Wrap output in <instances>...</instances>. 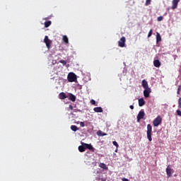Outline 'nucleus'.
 Masks as SVG:
<instances>
[{
	"label": "nucleus",
	"instance_id": "obj_1",
	"mask_svg": "<svg viewBox=\"0 0 181 181\" xmlns=\"http://www.w3.org/2000/svg\"><path fill=\"white\" fill-rule=\"evenodd\" d=\"M67 78L69 83H74V81H77V75L73 72H70L68 74Z\"/></svg>",
	"mask_w": 181,
	"mask_h": 181
},
{
	"label": "nucleus",
	"instance_id": "obj_2",
	"mask_svg": "<svg viewBox=\"0 0 181 181\" xmlns=\"http://www.w3.org/2000/svg\"><path fill=\"white\" fill-rule=\"evenodd\" d=\"M147 139L149 142H152V125L147 124Z\"/></svg>",
	"mask_w": 181,
	"mask_h": 181
},
{
	"label": "nucleus",
	"instance_id": "obj_3",
	"mask_svg": "<svg viewBox=\"0 0 181 181\" xmlns=\"http://www.w3.org/2000/svg\"><path fill=\"white\" fill-rule=\"evenodd\" d=\"M162 124V117L160 116H158L153 121V127H159Z\"/></svg>",
	"mask_w": 181,
	"mask_h": 181
},
{
	"label": "nucleus",
	"instance_id": "obj_4",
	"mask_svg": "<svg viewBox=\"0 0 181 181\" xmlns=\"http://www.w3.org/2000/svg\"><path fill=\"white\" fill-rule=\"evenodd\" d=\"M44 42L45 43L47 48L49 49H50L52 46V40L49 39V37L47 35H45V39H44Z\"/></svg>",
	"mask_w": 181,
	"mask_h": 181
},
{
	"label": "nucleus",
	"instance_id": "obj_5",
	"mask_svg": "<svg viewBox=\"0 0 181 181\" xmlns=\"http://www.w3.org/2000/svg\"><path fill=\"white\" fill-rule=\"evenodd\" d=\"M145 117V112L143 110H141L139 114L137 115V122H140L141 119H144V117Z\"/></svg>",
	"mask_w": 181,
	"mask_h": 181
},
{
	"label": "nucleus",
	"instance_id": "obj_6",
	"mask_svg": "<svg viewBox=\"0 0 181 181\" xmlns=\"http://www.w3.org/2000/svg\"><path fill=\"white\" fill-rule=\"evenodd\" d=\"M83 146L85 147V150L89 149V151H90L91 152L95 151V148H94V147H93V145L91 144L83 143Z\"/></svg>",
	"mask_w": 181,
	"mask_h": 181
},
{
	"label": "nucleus",
	"instance_id": "obj_7",
	"mask_svg": "<svg viewBox=\"0 0 181 181\" xmlns=\"http://www.w3.org/2000/svg\"><path fill=\"white\" fill-rule=\"evenodd\" d=\"M125 42H127L125 37H122L119 40V47H125Z\"/></svg>",
	"mask_w": 181,
	"mask_h": 181
},
{
	"label": "nucleus",
	"instance_id": "obj_8",
	"mask_svg": "<svg viewBox=\"0 0 181 181\" xmlns=\"http://www.w3.org/2000/svg\"><path fill=\"white\" fill-rule=\"evenodd\" d=\"M152 93V90H151V88H145L144 90V95L146 98H148L149 97V94Z\"/></svg>",
	"mask_w": 181,
	"mask_h": 181
},
{
	"label": "nucleus",
	"instance_id": "obj_9",
	"mask_svg": "<svg viewBox=\"0 0 181 181\" xmlns=\"http://www.w3.org/2000/svg\"><path fill=\"white\" fill-rule=\"evenodd\" d=\"M180 2V0H173L172 4V9L175 10L177 8V5Z\"/></svg>",
	"mask_w": 181,
	"mask_h": 181
},
{
	"label": "nucleus",
	"instance_id": "obj_10",
	"mask_svg": "<svg viewBox=\"0 0 181 181\" xmlns=\"http://www.w3.org/2000/svg\"><path fill=\"white\" fill-rule=\"evenodd\" d=\"M173 171V169L170 168L169 166L166 168V173L167 176L168 177H172V172Z\"/></svg>",
	"mask_w": 181,
	"mask_h": 181
},
{
	"label": "nucleus",
	"instance_id": "obj_11",
	"mask_svg": "<svg viewBox=\"0 0 181 181\" xmlns=\"http://www.w3.org/2000/svg\"><path fill=\"white\" fill-rule=\"evenodd\" d=\"M59 100H66V98H67V95H66V93L64 92L60 93L59 95Z\"/></svg>",
	"mask_w": 181,
	"mask_h": 181
},
{
	"label": "nucleus",
	"instance_id": "obj_12",
	"mask_svg": "<svg viewBox=\"0 0 181 181\" xmlns=\"http://www.w3.org/2000/svg\"><path fill=\"white\" fill-rule=\"evenodd\" d=\"M81 145L78 147L79 152H86L83 142H81Z\"/></svg>",
	"mask_w": 181,
	"mask_h": 181
},
{
	"label": "nucleus",
	"instance_id": "obj_13",
	"mask_svg": "<svg viewBox=\"0 0 181 181\" xmlns=\"http://www.w3.org/2000/svg\"><path fill=\"white\" fill-rule=\"evenodd\" d=\"M142 87L145 89V88H149V86L148 85V81H146V80L144 79L142 81Z\"/></svg>",
	"mask_w": 181,
	"mask_h": 181
},
{
	"label": "nucleus",
	"instance_id": "obj_14",
	"mask_svg": "<svg viewBox=\"0 0 181 181\" xmlns=\"http://www.w3.org/2000/svg\"><path fill=\"white\" fill-rule=\"evenodd\" d=\"M154 67H160V62L159 59H156L153 61Z\"/></svg>",
	"mask_w": 181,
	"mask_h": 181
},
{
	"label": "nucleus",
	"instance_id": "obj_15",
	"mask_svg": "<svg viewBox=\"0 0 181 181\" xmlns=\"http://www.w3.org/2000/svg\"><path fill=\"white\" fill-rule=\"evenodd\" d=\"M145 105V100L143 99V98L139 99V107H144Z\"/></svg>",
	"mask_w": 181,
	"mask_h": 181
},
{
	"label": "nucleus",
	"instance_id": "obj_16",
	"mask_svg": "<svg viewBox=\"0 0 181 181\" xmlns=\"http://www.w3.org/2000/svg\"><path fill=\"white\" fill-rule=\"evenodd\" d=\"M93 111L95 112H103V107H94L93 108Z\"/></svg>",
	"mask_w": 181,
	"mask_h": 181
},
{
	"label": "nucleus",
	"instance_id": "obj_17",
	"mask_svg": "<svg viewBox=\"0 0 181 181\" xmlns=\"http://www.w3.org/2000/svg\"><path fill=\"white\" fill-rule=\"evenodd\" d=\"M99 166L100 168L104 169L105 170H108V167H107V165H105V163H100Z\"/></svg>",
	"mask_w": 181,
	"mask_h": 181
},
{
	"label": "nucleus",
	"instance_id": "obj_18",
	"mask_svg": "<svg viewBox=\"0 0 181 181\" xmlns=\"http://www.w3.org/2000/svg\"><path fill=\"white\" fill-rule=\"evenodd\" d=\"M162 40V37H160V34L159 33H156V43H159Z\"/></svg>",
	"mask_w": 181,
	"mask_h": 181
},
{
	"label": "nucleus",
	"instance_id": "obj_19",
	"mask_svg": "<svg viewBox=\"0 0 181 181\" xmlns=\"http://www.w3.org/2000/svg\"><path fill=\"white\" fill-rule=\"evenodd\" d=\"M69 99L73 103H74V101H76V95H73L72 93H70Z\"/></svg>",
	"mask_w": 181,
	"mask_h": 181
},
{
	"label": "nucleus",
	"instance_id": "obj_20",
	"mask_svg": "<svg viewBox=\"0 0 181 181\" xmlns=\"http://www.w3.org/2000/svg\"><path fill=\"white\" fill-rule=\"evenodd\" d=\"M71 131H74V132H76L78 131V127H77V126H76V125H71Z\"/></svg>",
	"mask_w": 181,
	"mask_h": 181
},
{
	"label": "nucleus",
	"instance_id": "obj_21",
	"mask_svg": "<svg viewBox=\"0 0 181 181\" xmlns=\"http://www.w3.org/2000/svg\"><path fill=\"white\" fill-rule=\"evenodd\" d=\"M63 41L66 45H68L69 43V37H67V35H64L63 36Z\"/></svg>",
	"mask_w": 181,
	"mask_h": 181
},
{
	"label": "nucleus",
	"instance_id": "obj_22",
	"mask_svg": "<svg viewBox=\"0 0 181 181\" xmlns=\"http://www.w3.org/2000/svg\"><path fill=\"white\" fill-rule=\"evenodd\" d=\"M44 25H45V28H49V26H50V25H52V21H45Z\"/></svg>",
	"mask_w": 181,
	"mask_h": 181
},
{
	"label": "nucleus",
	"instance_id": "obj_23",
	"mask_svg": "<svg viewBox=\"0 0 181 181\" xmlns=\"http://www.w3.org/2000/svg\"><path fill=\"white\" fill-rule=\"evenodd\" d=\"M180 90H181V85L178 86V88H177V94L178 95H180Z\"/></svg>",
	"mask_w": 181,
	"mask_h": 181
},
{
	"label": "nucleus",
	"instance_id": "obj_24",
	"mask_svg": "<svg viewBox=\"0 0 181 181\" xmlns=\"http://www.w3.org/2000/svg\"><path fill=\"white\" fill-rule=\"evenodd\" d=\"M151 0H146V3H145L146 6L151 5Z\"/></svg>",
	"mask_w": 181,
	"mask_h": 181
},
{
	"label": "nucleus",
	"instance_id": "obj_25",
	"mask_svg": "<svg viewBox=\"0 0 181 181\" xmlns=\"http://www.w3.org/2000/svg\"><path fill=\"white\" fill-rule=\"evenodd\" d=\"M59 63H62V64H63V66H66V64H67V62L64 60H60Z\"/></svg>",
	"mask_w": 181,
	"mask_h": 181
},
{
	"label": "nucleus",
	"instance_id": "obj_26",
	"mask_svg": "<svg viewBox=\"0 0 181 181\" xmlns=\"http://www.w3.org/2000/svg\"><path fill=\"white\" fill-rule=\"evenodd\" d=\"M98 134H100L101 136H105V135H107V134L103 133L100 130L98 131Z\"/></svg>",
	"mask_w": 181,
	"mask_h": 181
},
{
	"label": "nucleus",
	"instance_id": "obj_27",
	"mask_svg": "<svg viewBox=\"0 0 181 181\" xmlns=\"http://www.w3.org/2000/svg\"><path fill=\"white\" fill-rule=\"evenodd\" d=\"M157 21H158V22H161V21H163V16H159V17H158Z\"/></svg>",
	"mask_w": 181,
	"mask_h": 181
},
{
	"label": "nucleus",
	"instance_id": "obj_28",
	"mask_svg": "<svg viewBox=\"0 0 181 181\" xmlns=\"http://www.w3.org/2000/svg\"><path fill=\"white\" fill-rule=\"evenodd\" d=\"M152 33H153V30L152 29L150 30V31L148 32V37H151L152 36Z\"/></svg>",
	"mask_w": 181,
	"mask_h": 181
},
{
	"label": "nucleus",
	"instance_id": "obj_29",
	"mask_svg": "<svg viewBox=\"0 0 181 181\" xmlns=\"http://www.w3.org/2000/svg\"><path fill=\"white\" fill-rule=\"evenodd\" d=\"M178 108H181V98L178 100Z\"/></svg>",
	"mask_w": 181,
	"mask_h": 181
},
{
	"label": "nucleus",
	"instance_id": "obj_30",
	"mask_svg": "<svg viewBox=\"0 0 181 181\" xmlns=\"http://www.w3.org/2000/svg\"><path fill=\"white\" fill-rule=\"evenodd\" d=\"M112 144L115 146H116V148H118L119 145H118V143L115 141H112Z\"/></svg>",
	"mask_w": 181,
	"mask_h": 181
},
{
	"label": "nucleus",
	"instance_id": "obj_31",
	"mask_svg": "<svg viewBox=\"0 0 181 181\" xmlns=\"http://www.w3.org/2000/svg\"><path fill=\"white\" fill-rule=\"evenodd\" d=\"M90 104H92V105H95V100H94L93 99L90 100Z\"/></svg>",
	"mask_w": 181,
	"mask_h": 181
},
{
	"label": "nucleus",
	"instance_id": "obj_32",
	"mask_svg": "<svg viewBox=\"0 0 181 181\" xmlns=\"http://www.w3.org/2000/svg\"><path fill=\"white\" fill-rule=\"evenodd\" d=\"M80 126H81L82 128H84V127H86V125L84 124V122H80Z\"/></svg>",
	"mask_w": 181,
	"mask_h": 181
},
{
	"label": "nucleus",
	"instance_id": "obj_33",
	"mask_svg": "<svg viewBox=\"0 0 181 181\" xmlns=\"http://www.w3.org/2000/svg\"><path fill=\"white\" fill-rule=\"evenodd\" d=\"M177 115H178L179 117H181V111L177 110Z\"/></svg>",
	"mask_w": 181,
	"mask_h": 181
},
{
	"label": "nucleus",
	"instance_id": "obj_34",
	"mask_svg": "<svg viewBox=\"0 0 181 181\" xmlns=\"http://www.w3.org/2000/svg\"><path fill=\"white\" fill-rule=\"evenodd\" d=\"M69 110H73V105H69Z\"/></svg>",
	"mask_w": 181,
	"mask_h": 181
},
{
	"label": "nucleus",
	"instance_id": "obj_35",
	"mask_svg": "<svg viewBox=\"0 0 181 181\" xmlns=\"http://www.w3.org/2000/svg\"><path fill=\"white\" fill-rule=\"evenodd\" d=\"M129 108H130L131 110H134V105H130V106H129Z\"/></svg>",
	"mask_w": 181,
	"mask_h": 181
}]
</instances>
